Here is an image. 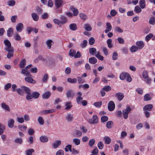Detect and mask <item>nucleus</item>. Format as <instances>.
<instances>
[{"mask_svg":"<svg viewBox=\"0 0 155 155\" xmlns=\"http://www.w3.org/2000/svg\"><path fill=\"white\" fill-rule=\"evenodd\" d=\"M48 78V76L47 74H45L44 77L42 78V80L43 82H47Z\"/></svg>","mask_w":155,"mask_h":155,"instance_id":"nucleus-64","label":"nucleus"},{"mask_svg":"<svg viewBox=\"0 0 155 155\" xmlns=\"http://www.w3.org/2000/svg\"><path fill=\"white\" fill-rule=\"evenodd\" d=\"M118 54L117 52H114L112 54V59L113 60H116L117 59Z\"/></svg>","mask_w":155,"mask_h":155,"instance_id":"nucleus-62","label":"nucleus"},{"mask_svg":"<svg viewBox=\"0 0 155 155\" xmlns=\"http://www.w3.org/2000/svg\"><path fill=\"white\" fill-rule=\"evenodd\" d=\"M15 123L14 120L12 118H9L8 120L7 124L8 127L10 128H12L14 126Z\"/></svg>","mask_w":155,"mask_h":155,"instance_id":"nucleus-9","label":"nucleus"},{"mask_svg":"<svg viewBox=\"0 0 155 155\" xmlns=\"http://www.w3.org/2000/svg\"><path fill=\"white\" fill-rule=\"evenodd\" d=\"M46 43L49 49L51 48V46L54 43L53 41L51 39L47 40Z\"/></svg>","mask_w":155,"mask_h":155,"instance_id":"nucleus-24","label":"nucleus"},{"mask_svg":"<svg viewBox=\"0 0 155 155\" xmlns=\"http://www.w3.org/2000/svg\"><path fill=\"white\" fill-rule=\"evenodd\" d=\"M73 93L72 90L68 91L66 93V95L67 97L69 98L71 97Z\"/></svg>","mask_w":155,"mask_h":155,"instance_id":"nucleus-63","label":"nucleus"},{"mask_svg":"<svg viewBox=\"0 0 155 155\" xmlns=\"http://www.w3.org/2000/svg\"><path fill=\"white\" fill-rule=\"evenodd\" d=\"M73 142L74 144L76 145H78L80 144L81 142L80 140L78 138H74L73 140Z\"/></svg>","mask_w":155,"mask_h":155,"instance_id":"nucleus-40","label":"nucleus"},{"mask_svg":"<svg viewBox=\"0 0 155 155\" xmlns=\"http://www.w3.org/2000/svg\"><path fill=\"white\" fill-rule=\"evenodd\" d=\"M89 61L90 63L94 64H95L97 62V59L94 57H92L89 58Z\"/></svg>","mask_w":155,"mask_h":155,"instance_id":"nucleus-29","label":"nucleus"},{"mask_svg":"<svg viewBox=\"0 0 155 155\" xmlns=\"http://www.w3.org/2000/svg\"><path fill=\"white\" fill-rule=\"evenodd\" d=\"M134 11L136 13H139L141 11V9L139 5H137L134 8Z\"/></svg>","mask_w":155,"mask_h":155,"instance_id":"nucleus-48","label":"nucleus"},{"mask_svg":"<svg viewBox=\"0 0 155 155\" xmlns=\"http://www.w3.org/2000/svg\"><path fill=\"white\" fill-rule=\"evenodd\" d=\"M108 120V117L107 116H103L101 118V121L102 123L107 121Z\"/></svg>","mask_w":155,"mask_h":155,"instance_id":"nucleus-53","label":"nucleus"},{"mask_svg":"<svg viewBox=\"0 0 155 155\" xmlns=\"http://www.w3.org/2000/svg\"><path fill=\"white\" fill-rule=\"evenodd\" d=\"M151 98L150 97V95L149 94H145L144 97V100L145 101H147L150 100Z\"/></svg>","mask_w":155,"mask_h":155,"instance_id":"nucleus-46","label":"nucleus"},{"mask_svg":"<svg viewBox=\"0 0 155 155\" xmlns=\"http://www.w3.org/2000/svg\"><path fill=\"white\" fill-rule=\"evenodd\" d=\"M37 120L41 125H43L44 124V120L42 117L41 116H39L38 117Z\"/></svg>","mask_w":155,"mask_h":155,"instance_id":"nucleus-34","label":"nucleus"},{"mask_svg":"<svg viewBox=\"0 0 155 155\" xmlns=\"http://www.w3.org/2000/svg\"><path fill=\"white\" fill-rule=\"evenodd\" d=\"M108 47L110 48L112 47L113 45L112 44V40L111 39H108L107 41Z\"/></svg>","mask_w":155,"mask_h":155,"instance_id":"nucleus-51","label":"nucleus"},{"mask_svg":"<svg viewBox=\"0 0 155 155\" xmlns=\"http://www.w3.org/2000/svg\"><path fill=\"white\" fill-rule=\"evenodd\" d=\"M14 37L16 41H20L21 39V37L17 32H15V34Z\"/></svg>","mask_w":155,"mask_h":155,"instance_id":"nucleus-43","label":"nucleus"},{"mask_svg":"<svg viewBox=\"0 0 155 155\" xmlns=\"http://www.w3.org/2000/svg\"><path fill=\"white\" fill-rule=\"evenodd\" d=\"M70 29L72 31H75L77 29V26L75 23H72L69 25Z\"/></svg>","mask_w":155,"mask_h":155,"instance_id":"nucleus-25","label":"nucleus"},{"mask_svg":"<svg viewBox=\"0 0 155 155\" xmlns=\"http://www.w3.org/2000/svg\"><path fill=\"white\" fill-rule=\"evenodd\" d=\"M70 10L73 12V15L74 16H76L79 13L78 9L74 8V7L73 6H71L70 7Z\"/></svg>","mask_w":155,"mask_h":155,"instance_id":"nucleus-12","label":"nucleus"},{"mask_svg":"<svg viewBox=\"0 0 155 155\" xmlns=\"http://www.w3.org/2000/svg\"><path fill=\"white\" fill-rule=\"evenodd\" d=\"M80 18L84 20H85L87 18V15L84 13H80L79 14Z\"/></svg>","mask_w":155,"mask_h":155,"instance_id":"nucleus-61","label":"nucleus"},{"mask_svg":"<svg viewBox=\"0 0 155 155\" xmlns=\"http://www.w3.org/2000/svg\"><path fill=\"white\" fill-rule=\"evenodd\" d=\"M51 93L49 91H46L42 95V97L44 99H48L51 96Z\"/></svg>","mask_w":155,"mask_h":155,"instance_id":"nucleus-10","label":"nucleus"},{"mask_svg":"<svg viewBox=\"0 0 155 155\" xmlns=\"http://www.w3.org/2000/svg\"><path fill=\"white\" fill-rule=\"evenodd\" d=\"M129 75V74L127 73H122L120 76V79L122 80H125Z\"/></svg>","mask_w":155,"mask_h":155,"instance_id":"nucleus-22","label":"nucleus"},{"mask_svg":"<svg viewBox=\"0 0 155 155\" xmlns=\"http://www.w3.org/2000/svg\"><path fill=\"white\" fill-rule=\"evenodd\" d=\"M26 65V60L25 59H22L20 61L19 64V67L21 68H22L25 67Z\"/></svg>","mask_w":155,"mask_h":155,"instance_id":"nucleus-28","label":"nucleus"},{"mask_svg":"<svg viewBox=\"0 0 155 155\" xmlns=\"http://www.w3.org/2000/svg\"><path fill=\"white\" fill-rule=\"evenodd\" d=\"M87 43V41L86 40H84L83 43L81 44L80 46L82 48H84L86 46Z\"/></svg>","mask_w":155,"mask_h":155,"instance_id":"nucleus-54","label":"nucleus"},{"mask_svg":"<svg viewBox=\"0 0 155 155\" xmlns=\"http://www.w3.org/2000/svg\"><path fill=\"white\" fill-rule=\"evenodd\" d=\"M4 42L5 46L7 47L5 48V51H8V50L11 49L12 48H13L12 47H11V43L8 40L5 39L4 41Z\"/></svg>","mask_w":155,"mask_h":155,"instance_id":"nucleus-4","label":"nucleus"},{"mask_svg":"<svg viewBox=\"0 0 155 155\" xmlns=\"http://www.w3.org/2000/svg\"><path fill=\"white\" fill-rule=\"evenodd\" d=\"M149 23L151 25H154L155 24V18L154 17L150 18Z\"/></svg>","mask_w":155,"mask_h":155,"instance_id":"nucleus-56","label":"nucleus"},{"mask_svg":"<svg viewBox=\"0 0 155 155\" xmlns=\"http://www.w3.org/2000/svg\"><path fill=\"white\" fill-rule=\"evenodd\" d=\"M54 112V109H49L44 110L40 111V113L42 114L45 115L48 114L52 113Z\"/></svg>","mask_w":155,"mask_h":155,"instance_id":"nucleus-14","label":"nucleus"},{"mask_svg":"<svg viewBox=\"0 0 155 155\" xmlns=\"http://www.w3.org/2000/svg\"><path fill=\"white\" fill-rule=\"evenodd\" d=\"M14 141L16 143L21 144L22 143L23 140L20 138H17L15 139Z\"/></svg>","mask_w":155,"mask_h":155,"instance_id":"nucleus-38","label":"nucleus"},{"mask_svg":"<svg viewBox=\"0 0 155 155\" xmlns=\"http://www.w3.org/2000/svg\"><path fill=\"white\" fill-rule=\"evenodd\" d=\"M21 73L26 77L32 76L29 71L25 68H23L21 69Z\"/></svg>","mask_w":155,"mask_h":155,"instance_id":"nucleus-8","label":"nucleus"},{"mask_svg":"<svg viewBox=\"0 0 155 155\" xmlns=\"http://www.w3.org/2000/svg\"><path fill=\"white\" fill-rule=\"evenodd\" d=\"M80 129L83 133H85L87 132V129L83 126L80 127Z\"/></svg>","mask_w":155,"mask_h":155,"instance_id":"nucleus-55","label":"nucleus"},{"mask_svg":"<svg viewBox=\"0 0 155 155\" xmlns=\"http://www.w3.org/2000/svg\"><path fill=\"white\" fill-rule=\"evenodd\" d=\"M114 29L115 31L119 33H122L123 32V30L118 26L115 27Z\"/></svg>","mask_w":155,"mask_h":155,"instance_id":"nucleus-37","label":"nucleus"},{"mask_svg":"<svg viewBox=\"0 0 155 155\" xmlns=\"http://www.w3.org/2000/svg\"><path fill=\"white\" fill-rule=\"evenodd\" d=\"M142 76L143 78L145 79H146L148 78V72L146 70L144 71H143L142 74Z\"/></svg>","mask_w":155,"mask_h":155,"instance_id":"nucleus-50","label":"nucleus"},{"mask_svg":"<svg viewBox=\"0 0 155 155\" xmlns=\"http://www.w3.org/2000/svg\"><path fill=\"white\" fill-rule=\"evenodd\" d=\"M115 96L120 101H121L124 97L123 94L121 92H118L116 93Z\"/></svg>","mask_w":155,"mask_h":155,"instance_id":"nucleus-11","label":"nucleus"},{"mask_svg":"<svg viewBox=\"0 0 155 155\" xmlns=\"http://www.w3.org/2000/svg\"><path fill=\"white\" fill-rule=\"evenodd\" d=\"M60 18L61 20V22H62L61 23H62V25H63V24H64L65 23H66V21H67V19L64 16H62V15L61 16H60Z\"/></svg>","mask_w":155,"mask_h":155,"instance_id":"nucleus-39","label":"nucleus"},{"mask_svg":"<svg viewBox=\"0 0 155 155\" xmlns=\"http://www.w3.org/2000/svg\"><path fill=\"white\" fill-rule=\"evenodd\" d=\"M111 89V88L109 86H104L102 89V90L106 91H110Z\"/></svg>","mask_w":155,"mask_h":155,"instance_id":"nucleus-60","label":"nucleus"},{"mask_svg":"<svg viewBox=\"0 0 155 155\" xmlns=\"http://www.w3.org/2000/svg\"><path fill=\"white\" fill-rule=\"evenodd\" d=\"M95 40L93 37L90 38L88 40L89 44L90 45H93L95 42Z\"/></svg>","mask_w":155,"mask_h":155,"instance_id":"nucleus-49","label":"nucleus"},{"mask_svg":"<svg viewBox=\"0 0 155 155\" xmlns=\"http://www.w3.org/2000/svg\"><path fill=\"white\" fill-rule=\"evenodd\" d=\"M89 52L90 54L92 55H94L96 53V49L94 48H90L89 49Z\"/></svg>","mask_w":155,"mask_h":155,"instance_id":"nucleus-31","label":"nucleus"},{"mask_svg":"<svg viewBox=\"0 0 155 155\" xmlns=\"http://www.w3.org/2000/svg\"><path fill=\"white\" fill-rule=\"evenodd\" d=\"M102 105V102H96L94 103V105L96 107H100Z\"/></svg>","mask_w":155,"mask_h":155,"instance_id":"nucleus-59","label":"nucleus"},{"mask_svg":"<svg viewBox=\"0 0 155 155\" xmlns=\"http://www.w3.org/2000/svg\"><path fill=\"white\" fill-rule=\"evenodd\" d=\"M31 16L33 20L35 21H37L39 19V16L35 13H33L31 14Z\"/></svg>","mask_w":155,"mask_h":155,"instance_id":"nucleus-33","label":"nucleus"},{"mask_svg":"<svg viewBox=\"0 0 155 155\" xmlns=\"http://www.w3.org/2000/svg\"><path fill=\"white\" fill-rule=\"evenodd\" d=\"M67 81L71 83H75L77 82V79L76 78L72 79L71 78H69L67 79Z\"/></svg>","mask_w":155,"mask_h":155,"instance_id":"nucleus-42","label":"nucleus"},{"mask_svg":"<svg viewBox=\"0 0 155 155\" xmlns=\"http://www.w3.org/2000/svg\"><path fill=\"white\" fill-rule=\"evenodd\" d=\"M113 124V122L111 121H109L107 122L106 127L107 128L110 129L112 128Z\"/></svg>","mask_w":155,"mask_h":155,"instance_id":"nucleus-41","label":"nucleus"},{"mask_svg":"<svg viewBox=\"0 0 155 155\" xmlns=\"http://www.w3.org/2000/svg\"><path fill=\"white\" fill-rule=\"evenodd\" d=\"M65 109L66 110H68L71 108L72 107L71 103V102H67L65 103Z\"/></svg>","mask_w":155,"mask_h":155,"instance_id":"nucleus-26","label":"nucleus"},{"mask_svg":"<svg viewBox=\"0 0 155 155\" xmlns=\"http://www.w3.org/2000/svg\"><path fill=\"white\" fill-rule=\"evenodd\" d=\"M85 29L87 31H90L92 30V27L88 24H85L84 25Z\"/></svg>","mask_w":155,"mask_h":155,"instance_id":"nucleus-35","label":"nucleus"},{"mask_svg":"<svg viewBox=\"0 0 155 155\" xmlns=\"http://www.w3.org/2000/svg\"><path fill=\"white\" fill-rule=\"evenodd\" d=\"M74 119V115L71 113H68L65 116V120L68 123L72 122Z\"/></svg>","mask_w":155,"mask_h":155,"instance_id":"nucleus-2","label":"nucleus"},{"mask_svg":"<svg viewBox=\"0 0 155 155\" xmlns=\"http://www.w3.org/2000/svg\"><path fill=\"white\" fill-rule=\"evenodd\" d=\"M153 106L151 104H148L145 105L143 107L144 110L150 111L152 110Z\"/></svg>","mask_w":155,"mask_h":155,"instance_id":"nucleus-17","label":"nucleus"},{"mask_svg":"<svg viewBox=\"0 0 155 155\" xmlns=\"http://www.w3.org/2000/svg\"><path fill=\"white\" fill-rule=\"evenodd\" d=\"M76 53L75 51L73 49H71L69 51V55L70 56L75 57Z\"/></svg>","mask_w":155,"mask_h":155,"instance_id":"nucleus-44","label":"nucleus"},{"mask_svg":"<svg viewBox=\"0 0 155 155\" xmlns=\"http://www.w3.org/2000/svg\"><path fill=\"white\" fill-rule=\"evenodd\" d=\"M131 109L129 106H127L126 109H124L123 110V115L124 119H126L128 118V114L131 110Z\"/></svg>","mask_w":155,"mask_h":155,"instance_id":"nucleus-3","label":"nucleus"},{"mask_svg":"<svg viewBox=\"0 0 155 155\" xmlns=\"http://www.w3.org/2000/svg\"><path fill=\"white\" fill-rule=\"evenodd\" d=\"M40 140L42 142L46 143L48 141V138L46 136H41L40 138Z\"/></svg>","mask_w":155,"mask_h":155,"instance_id":"nucleus-23","label":"nucleus"},{"mask_svg":"<svg viewBox=\"0 0 155 155\" xmlns=\"http://www.w3.org/2000/svg\"><path fill=\"white\" fill-rule=\"evenodd\" d=\"M24 28L23 24L22 23H19L16 27V30L19 32H21L23 29Z\"/></svg>","mask_w":155,"mask_h":155,"instance_id":"nucleus-15","label":"nucleus"},{"mask_svg":"<svg viewBox=\"0 0 155 155\" xmlns=\"http://www.w3.org/2000/svg\"><path fill=\"white\" fill-rule=\"evenodd\" d=\"M63 0H55L54 1V5L57 8L60 7L63 4Z\"/></svg>","mask_w":155,"mask_h":155,"instance_id":"nucleus-7","label":"nucleus"},{"mask_svg":"<svg viewBox=\"0 0 155 155\" xmlns=\"http://www.w3.org/2000/svg\"><path fill=\"white\" fill-rule=\"evenodd\" d=\"M34 152V150L33 149H30L26 151L27 155H32V153Z\"/></svg>","mask_w":155,"mask_h":155,"instance_id":"nucleus-57","label":"nucleus"},{"mask_svg":"<svg viewBox=\"0 0 155 155\" xmlns=\"http://www.w3.org/2000/svg\"><path fill=\"white\" fill-rule=\"evenodd\" d=\"M61 141L60 140H57L54 142L53 143L52 147L55 149L58 147L61 144Z\"/></svg>","mask_w":155,"mask_h":155,"instance_id":"nucleus-13","label":"nucleus"},{"mask_svg":"<svg viewBox=\"0 0 155 155\" xmlns=\"http://www.w3.org/2000/svg\"><path fill=\"white\" fill-rule=\"evenodd\" d=\"M1 107L4 110L8 111H10V108L9 106L4 103H2L1 104Z\"/></svg>","mask_w":155,"mask_h":155,"instance_id":"nucleus-20","label":"nucleus"},{"mask_svg":"<svg viewBox=\"0 0 155 155\" xmlns=\"http://www.w3.org/2000/svg\"><path fill=\"white\" fill-rule=\"evenodd\" d=\"M32 76L26 77L25 78V81L34 84L35 83V81L34 80L31 78Z\"/></svg>","mask_w":155,"mask_h":155,"instance_id":"nucleus-19","label":"nucleus"},{"mask_svg":"<svg viewBox=\"0 0 155 155\" xmlns=\"http://www.w3.org/2000/svg\"><path fill=\"white\" fill-rule=\"evenodd\" d=\"M21 88L25 91V93L27 94L26 96V98L28 100L34 98V99H37L40 96L39 93L34 91L31 94V91L28 88L25 86H22Z\"/></svg>","mask_w":155,"mask_h":155,"instance_id":"nucleus-1","label":"nucleus"},{"mask_svg":"<svg viewBox=\"0 0 155 155\" xmlns=\"http://www.w3.org/2000/svg\"><path fill=\"white\" fill-rule=\"evenodd\" d=\"M115 105L114 102L112 101H110L108 103V108L110 111H112L114 109Z\"/></svg>","mask_w":155,"mask_h":155,"instance_id":"nucleus-6","label":"nucleus"},{"mask_svg":"<svg viewBox=\"0 0 155 155\" xmlns=\"http://www.w3.org/2000/svg\"><path fill=\"white\" fill-rule=\"evenodd\" d=\"M7 35L8 37H10L12 36L13 34V29L12 28H9L7 31Z\"/></svg>","mask_w":155,"mask_h":155,"instance_id":"nucleus-21","label":"nucleus"},{"mask_svg":"<svg viewBox=\"0 0 155 155\" xmlns=\"http://www.w3.org/2000/svg\"><path fill=\"white\" fill-rule=\"evenodd\" d=\"M88 121L91 124L97 123L98 122V117L96 115H93L91 119H89L88 120Z\"/></svg>","mask_w":155,"mask_h":155,"instance_id":"nucleus-5","label":"nucleus"},{"mask_svg":"<svg viewBox=\"0 0 155 155\" xmlns=\"http://www.w3.org/2000/svg\"><path fill=\"white\" fill-rule=\"evenodd\" d=\"M139 5L141 8H144L146 6L145 1V0H140L139 1Z\"/></svg>","mask_w":155,"mask_h":155,"instance_id":"nucleus-32","label":"nucleus"},{"mask_svg":"<svg viewBox=\"0 0 155 155\" xmlns=\"http://www.w3.org/2000/svg\"><path fill=\"white\" fill-rule=\"evenodd\" d=\"M104 139L106 144H110L111 142V139L108 136L105 137H104Z\"/></svg>","mask_w":155,"mask_h":155,"instance_id":"nucleus-36","label":"nucleus"},{"mask_svg":"<svg viewBox=\"0 0 155 155\" xmlns=\"http://www.w3.org/2000/svg\"><path fill=\"white\" fill-rule=\"evenodd\" d=\"M8 51V54L7 55V57L8 58H10L11 57H13L14 53V48H12L11 49L8 50V51Z\"/></svg>","mask_w":155,"mask_h":155,"instance_id":"nucleus-18","label":"nucleus"},{"mask_svg":"<svg viewBox=\"0 0 155 155\" xmlns=\"http://www.w3.org/2000/svg\"><path fill=\"white\" fill-rule=\"evenodd\" d=\"M136 45L138 49H140L143 48L144 46V44L142 41H137L136 42Z\"/></svg>","mask_w":155,"mask_h":155,"instance_id":"nucleus-16","label":"nucleus"},{"mask_svg":"<svg viewBox=\"0 0 155 155\" xmlns=\"http://www.w3.org/2000/svg\"><path fill=\"white\" fill-rule=\"evenodd\" d=\"M23 86L21 87V88H18L17 89V93L21 96H23L24 94L25 91L21 88Z\"/></svg>","mask_w":155,"mask_h":155,"instance_id":"nucleus-27","label":"nucleus"},{"mask_svg":"<svg viewBox=\"0 0 155 155\" xmlns=\"http://www.w3.org/2000/svg\"><path fill=\"white\" fill-rule=\"evenodd\" d=\"M104 146V144L101 141H99L98 143L97 147L100 149H102L103 148Z\"/></svg>","mask_w":155,"mask_h":155,"instance_id":"nucleus-58","label":"nucleus"},{"mask_svg":"<svg viewBox=\"0 0 155 155\" xmlns=\"http://www.w3.org/2000/svg\"><path fill=\"white\" fill-rule=\"evenodd\" d=\"M53 21L55 24H57L59 26L61 25H62L61 21H59L57 19H54L53 20Z\"/></svg>","mask_w":155,"mask_h":155,"instance_id":"nucleus-52","label":"nucleus"},{"mask_svg":"<svg viewBox=\"0 0 155 155\" xmlns=\"http://www.w3.org/2000/svg\"><path fill=\"white\" fill-rule=\"evenodd\" d=\"M75 136L76 137H80L82 134V132L79 130H76L75 131Z\"/></svg>","mask_w":155,"mask_h":155,"instance_id":"nucleus-47","label":"nucleus"},{"mask_svg":"<svg viewBox=\"0 0 155 155\" xmlns=\"http://www.w3.org/2000/svg\"><path fill=\"white\" fill-rule=\"evenodd\" d=\"M106 26L107 28L105 30V33H107L108 32L110 31L112 28L110 24L109 23H108L107 24Z\"/></svg>","mask_w":155,"mask_h":155,"instance_id":"nucleus-30","label":"nucleus"},{"mask_svg":"<svg viewBox=\"0 0 155 155\" xmlns=\"http://www.w3.org/2000/svg\"><path fill=\"white\" fill-rule=\"evenodd\" d=\"M137 47L135 45L132 46L130 48V51L132 52H136L138 50Z\"/></svg>","mask_w":155,"mask_h":155,"instance_id":"nucleus-45","label":"nucleus"}]
</instances>
